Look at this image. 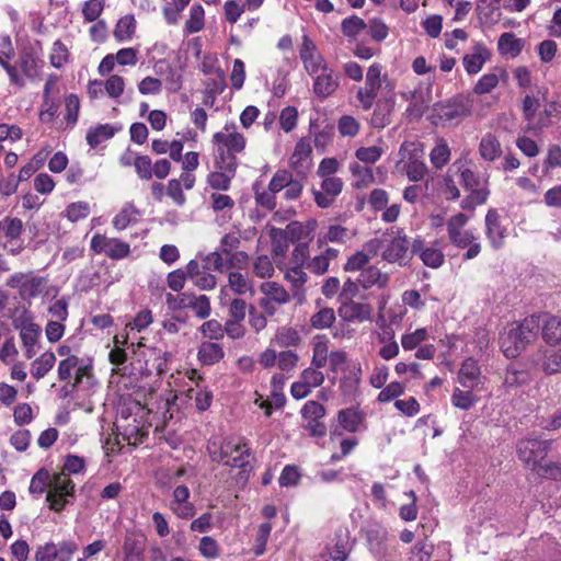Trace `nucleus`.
<instances>
[{
  "mask_svg": "<svg viewBox=\"0 0 561 561\" xmlns=\"http://www.w3.org/2000/svg\"><path fill=\"white\" fill-rule=\"evenodd\" d=\"M541 327V316L533 314L522 322L505 325L500 333L499 344L506 358H516L534 343Z\"/></svg>",
  "mask_w": 561,
  "mask_h": 561,
  "instance_id": "obj_1",
  "label": "nucleus"
},
{
  "mask_svg": "<svg viewBox=\"0 0 561 561\" xmlns=\"http://www.w3.org/2000/svg\"><path fill=\"white\" fill-rule=\"evenodd\" d=\"M551 443L547 439L525 438L518 442L517 454L519 459L539 476L559 479L561 478V468L545 461Z\"/></svg>",
  "mask_w": 561,
  "mask_h": 561,
  "instance_id": "obj_2",
  "label": "nucleus"
},
{
  "mask_svg": "<svg viewBox=\"0 0 561 561\" xmlns=\"http://www.w3.org/2000/svg\"><path fill=\"white\" fill-rule=\"evenodd\" d=\"M213 461L224 463L244 471L250 462L251 449L241 437H226L221 440H209L207 445Z\"/></svg>",
  "mask_w": 561,
  "mask_h": 561,
  "instance_id": "obj_3",
  "label": "nucleus"
},
{
  "mask_svg": "<svg viewBox=\"0 0 561 561\" xmlns=\"http://www.w3.org/2000/svg\"><path fill=\"white\" fill-rule=\"evenodd\" d=\"M460 184L468 195L460 202L463 210L473 211L478 206L486 203L490 196L489 176L481 175L468 167L458 168Z\"/></svg>",
  "mask_w": 561,
  "mask_h": 561,
  "instance_id": "obj_4",
  "label": "nucleus"
},
{
  "mask_svg": "<svg viewBox=\"0 0 561 561\" xmlns=\"http://www.w3.org/2000/svg\"><path fill=\"white\" fill-rule=\"evenodd\" d=\"M365 251L370 254L381 252L382 260L388 263L405 265L409 259V241L402 232L397 236L383 239H373L365 245Z\"/></svg>",
  "mask_w": 561,
  "mask_h": 561,
  "instance_id": "obj_5",
  "label": "nucleus"
},
{
  "mask_svg": "<svg viewBox=\"0 0 561 561\" xmlns=\"http://www.w3.org/2000/svg\"><path fill=\"white\" fill-rule=\"evenodd\" d=\"M213 142L217 146L216 159L238 162L237 154L245 149L244 136L237 131L234 124H226L221 131L214 134Z\"/></svg>",
  "mask_w": 561,
  "mask_h": 561,
  "instance_id": "obj_6",
  "label": "nucleus"
},
{
  "mask_svg": "<svg viewBox=\"0 0 561 561\" xmlns=\"http://www.w3.org/2000/svg\"><path fill=\"white\" fill-rule=\"evenodd\" d=\"M75 483L65 471L50 477L49 490L46 501L49 508L55 512H61L69 503L68 496H73Z\"/></svg>",
  "mask_w": 561,
  "mask_h": 561,
  "instance_id": "obj_7",
  "label": "nucleus"
},
{
  "mask_svg": "<svg viewBox=\"0 0 561 561\" xmlns=\"http://www.w3.org/2000/svg\"><path fill=\"white\" fill-rule=\"evenodd\" d=\"M47 284L46 278L30 271L26 273L16 272L5 282L9 288L16 289L22 300H31L39 296Z\"/></svg>",
  "mask_w": 561,
  "mask_h": 561,
  "instance_id": "obj_8",
  "label": "nucleus"
},
{
  "mask_svg": "<svg viewBox=\"0 0 561 561\" xmlns=\"http://www.w3.org/2000/svg\"><path fill=\"white\" fill-rule=\"evenodd\" d=\"M437 117L445 124H458L472 112V99L469 95H457L435 108Z\"/></svg>",
  "mask_w": 561,
  "mask_h": 561,
  "instance_id": "obj_9",
  "label": "nucleus"
},
{
  "mask_svg": "<svg viewBox=\"0 0 561 561\" xmlns=\"http://www.w3.org/2000/svg\"><path fill=\"white\" fill-rule=\"evenodd\" d=\"M422 153V151L420 150ZM401 161L404 162V171L412 182L421 181L427 168L425 163L421 160V156L419 154L417 145L414 142H404L400 148Z\"/></svg>",
  "mask_w": 561,
  "mask_h": 561,
  "instance_id": "obj_10",
  "label": "nucleus"
},
{
  "mask_svg": "<svg viewBox=\"0 0 561 561\" xmlns=\"http://www.w3.org/2000/svg\"><path fill=\"white\" fill-rule=\"evenodd\" d=\"M91 249L95 253H104L113 260H122L129 255L130 247L116 238H108L104 234H95L91 239Z\"/></svg>",
  "mask_w": 561,
  "mask_h": 561,
  "instance_id": "obj_11",
  "label": "nucleus"
},
{
  "mask_svg": "<svg viewBox=\"0 0 561 561\" xmlns=\"http://www.w3.org/2000/svg\"><path fill=\"white\" fill-rule=\"evenodd\" d=\"M299 57L308 75H314L319 72L321 68L329 65L319 51L316 43L307 34H304L301 37Z\"/></svg>",
  "mask_w": 561,
  "mask_h": 561,
  "instance_id": "obj_12",
  "label": "nucleus"
},
{
  "mask_svg": "<svg viewBox=\"0 0 561 561\" xmlns=\"http://www.w3.org/2000/svg\"><path fill=\"white\" fill-rule=\"evenodd\" d=\"M309 76L313 79L312 91L320 99L331 96L340 87V75L329 65L321 68L319 72Z\"/></svg>",
  "mask_w": 561,
  "mask_h": 561,
  "instance_id": "obj_13",
  "label": "nucleus"
},
{
  "mask_svg": "<svg viewBox=\"0 0 561 561\" xmlns=\"http://www.w3.org/2000/svg\"><path fill=\"white\" fill-rule=\"evenodd\" d=\"M411 248L412 253L416 254L423 264L431 268H438L445 262V255L438 241L426 243L422 239H415Z\"/></svg>",
  "mask_w": 561,
  "mask_h": 561,
  "instance_id": "obj_14",
  "label": "nucleus"
},
{
  "mask_svg": "<svg viewBox=\"0 0 561 561\" xmlns=\"http://www.w3.org/2000/svg\"><path fill=\"white\" fill-rule=\"evenodd\" d=\"M238 164L239 162H231V160L227 162L225 159L219 160L215 158V167L217 171L208 174L207 183L215 190H229L231 180L236 175Z\"/></svg>",
  "mask_w": 561,
  "mask_h": 561,
  "instance_id": "obj_15",
  "label": "nucleus"
},
{
  "mask_svg": "<svg viewBox=\"0 0 561 561\" xmlns=\"http://www.w3.org/2000/svg\"><path fill=\"white\" fill-rule=\"evenodd\" d=\"M343 188V181L340 178H323L321 191H314V201L321 208L330 207Z\"/></svg>",
  "mask_w": 561,
  "mask_h": 561,
  "instance_id": "obj_16",
  "label": "nucleus"
},
{
  "mask_svg": "<svg viewBox=\"0 0 561 561\" xmlns=\"http://www.w3.org/2000/svg\"><path fill=\"white\" fill-rule=\"evenodd\" d=\"M457 380L465 389H482L483 382L478 362L471 357L466 358L458 371Z\"/></svg>",
  "mask_w": 561,
  "mask_h": 561,
  "instance_id": "obj_17",
  "label": "nucleus"
},
{
  "mask_svg": "<svg viewBox=\"0 0 561 561\" xmlns=\"http://www.w3.org/2000/svg\"><path fill=\"white\" fill-rule=\"evenodd\" d=\"M339 314L346 322H364L370 318L371 307L353 299L345 300L339 308Z\"/></svg>",
  "mask_w": 561,
  "mask_h": 561,
  "instance_id": "obj_18",
  "label": "nucleus"
},
{
  "mask_svg": "<svg viewBox=\"0 0 561 561\" xmlns=\"http://www.w3.org/2000/svg\"><path fill=\"white\" fill-rule=\"evenodd\" d=\"M490 58V51L482 43H476L472 51L462 57L463 68L468 75H477Z\"/></svg>",
  "mask_w": 561,
  "mask_h": 561,
  "instance_id": "obj_19",
  "label": "nucleus"
},
{
  "mask_svg": "<svg viewBox=\"0 0 561 561\" xmlns=\"http://www.w3.org/2000/svg\"><path fill=\"white\" fill-rule=\"evenodd\" d=\"M506 229L502 227L496 209H489L485 215V234L494 249L503 245Z\"/></svg>",
  "mask_w": 561,
  "mask_h": 561,
  "instance_id": "obj_20",
  "label": "nucleus"
},
{
  "mask_svg": "<svg viewBox=\"0 0 561 561\" xmlns=\"http://www.w3.org/2000/svg\"><path fill=\"white\" fill-rule=\"evenodd\" d=\"M311 163V146L305 140L300 139L294 149L289 159L290 167L298 173H305L309 170Z\"/></svg>",
  "mask_w": 561,
  "mask_h": 561,
  "instance_id": "obj_21",
  "label": "nucleus"
},
{
  "mask_svg": "<svg viewBox=\"0 0 561 561\" xmlns=\"http://www.w3.org/2000/svg\"><path fill=\"white\" fill-rule=\"evenodd\" d=\"M357 282L364 289L370 288H385L389 283V275L387 273H382L376 266H368L365 270H362L357 276Z\"/></svg>",
  "mask_w": 561,
  "mask_h": 561,
  "instance_id": "obj_22",
  "label": "nucleus"
},
{
  "mask_svg": "<svg viewBox=\"0 0 561 561\" xmlns=\"http://www.w3.org/2000/svg\"><path fill=\"white\" fill-rule=\"evenodd\" d=\"M525 46V41L512 32L503 33L497 42V49L502 56L517 57Z\"/></svg>",
  "mask_w": 561,
  "mask_h": 561,
  "instance_id": "obj_23",
  "label": "nucleus"
},
{
  "mask_svg": "<svg viewBox=\"0 0 561 561\" xmlns=\"http://www.w3.org/2000/svg\"><path fill=\"white\" fill-rule=\"evenodd\" d=\"M225 356L222 346L215 342H202L198 346L197 358L203 365H215Z\"/></svg>",
  "mask_w": 561,
  "mask_h": 561,
  "instance_id": "obj_24",
  "label": "nucleus"
},
{
  "mask_svg": "<svg viewBox=\"0 0 561 561\" xmlns=\"http://www.w3.org/2000/svg\"><path fill=\"white\" fill-rule=\"evenodd\" d=\"M228 286L236 295L239 296L249 295L252 297L255 294L252 279L237 271L229 272Z\"/></svg>",
  "mask_w": 561,
  "mask_h": 561,
  "instance_id": "obj_25",
  "label": "nucleus"
},
{
  "mask_svg": "<svg viewBox=\"0 0 561 561\" xmlns=\"http://www.w3.org/2000/svg\"><path fill=\"white\" fill-rule=\"evenodd\" d=\"M140 211L130 203L125 204L112 220L113 227L118 230H125L128 226L138 222Z\"/></svg>",
  "mask_w": 561,
  "mask_h": 561,
  "instance_id": "obj_26",
  "label": "nucleus"
},
{
  "mask_svg": "<svg viewBox=\"0 0 561 561\" xmlns=\"http://www.w3.org/2000/svg\"><path fill=\"white\" fill-rule=\"evenodd\" d=\"M378 341L382 344L378 352L382 359L391 360L398 356L400 348L394 340V331L391 328L383 330V332L378 335Z\"/></svg>",
  "mask_w": 561,
  "mask_h": 561,
  "instance_id": "obj_27",
  "label": "nucleus"
},
{
  "mask_svg": "<svg viewBox=\"0 0 561 561\" xmlns=\"http://www.w3.org/2000/svg\"><path fill=\"white\" fill-rule=\"evenodd\" d=\"M273 341L277 346L286 348L298 346L302 339L296 328L290 325H283L277 329Z\"/></svg>",
  "mask_w": 561,
  "mask_h": 561,
  "instance_id": "obj_28",
  "label": "nucleus"
},
{
  "mask_svg": "<svg viewBox=\"0 0 561 561\" xmlns=\"http://www.w3.org/2000/svg\"><path fill=\"white\" fill-rule=\"evenodd\" d=\"M479 153L485 161L492 162L502 154L499 139L493 134L484 135L479 144Z\"/></svg>",
  "mask_w": 561,
  "mask_h": 561,
  "instance_id": "obj_29",
  "label": "nucleus"
},
{
  "mask_svg": "<svg viewBox=\"0 0 561 561\" xmlns=\"http://www.w3.org/2000/svg\"><path fill=\"white\" fill-rule=\"evenodd\" d=\"M392 110L393 102L391 100L378 102L370 118L371 126L379 129L388 126L391 123Z\"/></svg>",
  "mask_w": 561,
  "mask_h": 561,
  "instance_id": "obj_30",
  "label": "nucleus"
},
{
  "mask_svg": "<svg viewBox=\"0 0 561 561\" xmlns=\"http://www.w3.org/2000/svg\"><path fill=\"white\" fill-rule=\"evenodd\" d=\"M542 339L546 343L554 345L561 342V319L556 316L541 319Z\"/></svg>",
  "mask_w": 561,
  "mask_h": 561,
  "instance_id": "obj_31",
  "label": "nucleus"
},
{
  "mask_svg": "<svg viewBox=\"0 0 561 561\" xmlns=\"http://www.w3.org/2000/svg\"><path fill=\"white\" fill-rule=\"evenodd\" d=\"M260 290L265 298L275 301L279 306L290 301L289 293L276 282L262 283Z\"/></svg>",
  "mask_w": 561,
  "mask_h": 561,
  "instance_id": "obj_32",
  "label": "nucleus"
},
{
  "mask_svg": "<svg viewBox=\"0 0 561 561\" xmlns=\"http://www.w3.org/2000/svg\"><path fill=\"white\" fill-rule=\"evenodd\" d=\"M136 19L133 14L122 16L114 28V37L117 42H127L133 38L136 32Z\"/></svg>",
  "mask_w": 561,
  "mask_h": 561,
  "instance_id": "obj_33",
  "label": "nucleus"
},
{
  "mask_svg": "<svg viewBox=\"0 0 561 561\" xmlns=\"http://www.w3.org/2000/svg\"><path fill=\"white\" fill-rule=\"evenodd\" d=\"M56 363V356L53 352H45L38 358L33 360L31 365L32 376L39 380L46 376V374L54 367Z\"/></svg>",
  "mask_w": 561,
  "mask_h": 561,
  "instance_id": "obj_34",
  "label": "nucleus"
},
{
  "mask_svg": "<svg viewBox=\"0 0 561 561\" xmlns=\"http://www.w3.org/2000/svg\"><path fill=\"white\" fill-rule=\"evenodd\" d=\"M472 390L473 389L462 390L460 388H455L450 397L451 404L462 411H468L473 408L479 399L473 394Z\"/></svg>",
  "mask_w": 561,
  "mask_h": 561,
  "instance_id": "obj_35",
  "label": "nucleus"
},
{
  "mask_svg": "<svg viewBox=\"0 0 561 561\" xmlns=\"http://www.w3.org/2000/svg\"><path fill=\"white\" fill-rule=\"evenodd\" d=\"M162 13L169 25L178 24L181 12L187 7L191 0H162Z\"/></svg>",
  "mask_w": 561,
  "mask_h": 561,
  "instance_id": "obj_36",
  "label": "nucleus"
},
{
  "mask_svg": "<svg viewBox=\"0 0 561 561\" xmlns=\"http://www.w3.org/2000/svg\"><path fill=\"white\" fill-rule=\"evenodd\" d=\"M530 381V375L525 369H519L511 365L505 373L503 385L507 389H514L527 385Z\"/></svg>",
  "mask_w": 561,
  "mask_h": 561,
  "instance_id": "obj_37",
  "label": "nucleus"
},
{
  "mask_svg": "<svg viewBox=\"0 0 561 561\" xmlns=\"http://www.w3.org/2000/svg\"><path fill=\"white\" fill-rule=\"evenodd\" d=\"M114 134L115 130L110 124H101L90 128L85 139L91 148H96L101 142L112 138Z\"/></svg>",
  "mask_w": 561,
  "mask_h": 561,
  "instance_id": "obj_38",
  "label": "nucleus"
},
{
  "mask_svg": "<svg viewBox=\"0 0 561 561\" xmlns=\"http://www.w3.org/2000/svg\"><path fill=\"white\" fill-rule=\"evenodd\" d=\"M387 530L380 526L371 528L367 531V541L370 551L381 556L386 553Z\"/></svg>",
  "mask_w": 561,
  "mask_h": 561,
  "instance_id": "obj_39",
  "label": "nucleus"
},
{
  "mask_svg": "<svg viewBox=\"0 0 561 561\" xmlns=\"http://www.w3.org/2000/svg\"><path fill=\"white\" fill-rule=\"evenodd\" d=\"M198 257L203 262L204 270L215 271L219 273L228 271L226 256L218 250L209 252L205 255H199Z\"/></svg>",
  "mask_w": 561,
  "mask_h": 561,
  "instance_id": "obj_40",
  "label": "nucleus"
},
{
  "mask_svg": "<svg viewBox=\"0 0 561 561\" xmlns=\"http://www.w3.org/2000/svg\"><path fill=\"white\" fill-rule=\"evenodd\" d=\"M348 239V230L340 225H331L325 232L319 234L318 242L320 245L328 242L344 243Z\"/></svg>",
  "mask_w": 561,
  "mask_h": 561,
  "instance_id": "obj_41",
  "label": "nucleus"
},
{
  "mask_svg": "<svg viewBox=\"0 0 561 561\" xmlns=\"http://www.w3.org/2000/svg\"><path fill=\"white\" fill-rule=\"evenodd\" d=\"M337 420L342 427L350 433L358 431L363 422L362 414L354 409L341 410L337 414Z\"/></svg>",
  "mask_w": 561,
  "mask_h": 561,
  "instance_id": "obj_42",
  "label": "nucleus"
},
{
  "mask_svg": "<svg viewBox=\"0 0 561 561\" xmlns=\"http://www.w3.org/2000/svg\"><path fill=\"white\" fill-rule=\"evenodd\" d=\"M431 163L436 169H442L450 160V149L444 139H439L430 153Z\"/></svg>",
  "mask_w": 561,
  "mask_h": 561,
  "instance_id": "obj_43",
  "label": "nucleus"
},
{
  "mask_svg": "<svg viewBox=\"0 0 561 561\" xmlns=\"http://www.w3.org/2000/svg\"><path fill=\"white\" fill-rule=\"evenodd\" d=\"M337 540L329 551V559L327 561H346L351 550L350 542L346 534H337Z\"/></svg>",
  "mask_w": 561,
  "mask_h": 561,
  "instance_id": "obj_44",
  "label": "nucleus"
},
{
  "mask_svg": "<svg viewBox=\"0 0 561 561\" xmlns=\"http://www.w3.org/2000/svg\"><path fill=\"white\" fill-rule=\"evenodd\" d=\"M541 368L547 375L561 373V347L556 351H546L542 357Z\"/></svg>",
  "mask_w": 561,
  "mask_h": 561,
  "instance_id": "obj_45",
  "label": "nucleus"
},
{
  "mask_svg": "<svg viewBox=\"0 0 561 561\" xmlns=\"http://www.w3.org/2000/svg\"><path fill=\"white\" fill-rule=\"evenodd\" d=\"M123 552L125 561H140L144 552V545L135 537L127 536L123 543Z\"/></svg>",
  "mask_w": 561,
  "mask_h": 561,
  "instance_id": "obj_46",
  "label": "nucleus"
},
{
  "mask_svg": "<svg viewBox=\"0 0 561 561\" xmlns=\"http://www.w3.org/2000/svg\"><path fill=\"white\" fill-rule=\"evenodd\" d=\"M341 28L346 37L356 38L367 28V24L363 19L353 15L342 21Z\"/></svg>",
  "mask_w": 561,
  "mask_h": 561,
  "instance_id": "obj_47",
  "label": "nucleus"
},
{
  "mask_svg": "<svg viewBox=\"0 0 561 561\" xmlns=\"http://www.w3.org/2000/svg\"><path fill=\"white\" fill-rule=\"evenodd\" d=\"M204 16V8L201 4H194L190 10V18L185 23V31L193 34L203 30Z\"/></svg>",
  "mask_w": 561,
  "mask_h": 561,
  "instance_id": "obj_48",
  "label": "nucleus"
},
{
  "mask_svg": "<svg viewBox=\"0 0 561 561\" xmlns=\"http://www.w3.org/2000/svg\"><path fill=\"white\" fill-rule=\"evenodd\" d=\"M427 337L428 332L425 328L416 329L414 332L401 336V345L404 351H412L417 348Z\"/></svg>",
  "mask_w": 561,
  "mask_h": 561,
  "instance_id": "obj_49",
  "label": "nucleus"
},
{
  "mask_svg": "<svg viewBox=\"0 0 561 561\" xmlns=\"http://www.w3.org/2000/svg\"><path fill=\"white\" fill-rule=\"evenodd\" d=\"M335 321V313L332 308H322L310 318L312 328L322 330L330 328Z\"/></svg>",
  "mask_w": 561,
  "mask_h": 561,
  "instance_id": "obj_50",
  "label": "nucleus"
},
{
  "mask_svg": "<svg viewBox=\"0 0 561 561\" xmlns=\"http://www.w3.org/2000/svg\"><path fill=\"white\" fill-rule=\"evenodd\" d=\"M350 170L353 176L356 179L355 186L357 188L367 187L374 182V174L369 168L363 167L355 162L350 164Z\"/></svg>",
  "mask_w": 561,
  "mask_h": 561,
  "instance_id": "obj_51",
  "label": "nucleus"
},
{
  "mask_svg": "<svg viewBox=\"0 0 561 561\" xmlns=\"http://www.w3.org/2000/svg\"><path fill=\"white\" fill-rule=\"evenodd\" d=\"M253 274L260 278H270L275 268L272 260L267 255H259L252 264Z\"/></svg>",
  "mask_w": 561,
  "mask_h": 561,
  "instance_id": "obj_52",
  "label": "nucleus"
},
{
  "mask_svg": "<svg viewBox=\"0 0 561 561\" xmlns=\"http://www.w3.org/2000/svg\"><path fill=\"white\" fill-rule=\"evenodd\" d=\"M49 483L48 470L41 469L32 477L28 490L32 494L42 495L47 488L49 489Z\"/></svg>",
  "mask_w": 561,
  "mask_h": 561,
  "instance_id": "obj_53",
  "label": "nucleus"
},
{
  "mask_svg": "<svg viewBox=\"0 0 561 561\" xmlns=\"http://www.w3.org/2000/svg\"><path fill=\"white\" fill-rule=\"evenodd\" d=\"M162 66H165V68H167L168 77L165 80L168 83V89L173 92L179 91L182 87L181 75L176 73V71L171 66H169L164 60H159L154 66L156 72L158 75L163 73Z\"/></svg>",
  "mask_w": 561,
  "mask_h": 561,
  "instance_id": "obj_54",
  "label": "nucleus"
},
{
  "mask_svg": "<svg viewBox=\"0 0 561 561\" xmlns=\"http://www.w3.org/2000/svg\"><path fill=\"white\" fill-rule=\"evenodd\" d=\"M59 110V99L58 96L54 98H43V102L39 111V119L43 123L51 122Z\"/></svg>",
  "mask_w": 561,
  "mask_h": 561,
  "instance_id": "obj_55",
  "label": "nucleus"
},
{
  "mask_svg": "<svg viewBox=\"0 0 561 561\" xmlns=\"http://www.w3.org/2000/svg\"><path fill=\"white\" fill-rule=\"evenodd\" d=\"M299 356L296 352L288 350L278 353L277 367L280 371L290 374L298 366Z\"/></svg>",
  "mask_w": 561,
  "mask_h": 561,
  "instance_id": "obj_56",
  "label": "nucleus"
},
{
  "mask_svg": "<svg viewBox=\"0 0 561 561\" xmlns=\"http://www.w3.org/2000/svg\"><path fill=\"white\" fill-rule=\"evenodd\" d=\"M379 88L369 87L365 83L364 87H360L356 92V98L363 107V110L368 111L373 107L375 100L378 95Z\"/></svg>",
  "mask_w": 561,
  "mask_h": 561,
  "instance_id": "obj_57",
  "label": "nucleus"
},
{
  "mask_svg": "<svg viewBox=\"0 0 561 561\" xmlns=\"http://www.w3.org/2000/svg\"><path fill=\"white\" fill-rule=\"evenodd\" d=\"M499 81L496 72L484 73L473 87V92L479 95L486 94L497 87Z\"/></svg>",
  "mask_w": 561,
  "mask_h": 561,
  "instance_id": "obj_58",
  "label": "nucleus"
},
{
  "mask_svg": "<svg viewBox=\"0 0 561 561\" xmlns=\"http://www.w3.org/2000/svg\"><path fill=\"white\" fill-rule=\"evenodd\" d=\"M39 335L41 327L34 322L23 324L20 330V337L23 346H35Z\"/></svg>",
  "mask_w": 561,
  "mask_h": 561,
  "instance_id": "obj_59",
  "label": "nucleus"
},
{
  "mask_svg": "<svg viewBox=\"0 0 561 561\" xmlns=\"http://www.w3.org/2000/svg\"><path fill=\"white\" fill-rule=\"evenodd\" d=\"M153 321L152 313L149 309H144L139 311L134 320L126 324V330L140 332L148 328Z\"/></svg>",
  "mask_w": 561,
  "mask_h": 561,
  "instance_id": "obj_60",
  "label": "nucleus"
},
{
  "mask_svg": "<svg viewBox=\"0 0 561 561\" xmlns=\"http://www.w3.org/2000/svg\"><path fill=\"white\" fill-rule=\"evenodd\" d=\"M434 551L433 543L428 542L425 538L419 541L411 550V561H430Z\"/></svg>",
  "mask_w": 561,
  "mask_h": 561,
  "instance_id": "obj_61",
  "label": "nucleus"
},
{
  "mask_svg": "<svg viewBox=\"0 0 561 561\" xmlns=\"http://www.w3.org/2000/svg\"><path fill=\"white\" fill-rule=\"evenodd\" d=\"M358 121L350 115L342 116L337 122L339 133L344 137H354L359 131Z\"/></svg>",
  "mask_w": 561,
  "mask_h": 561,
  "instance_id": "obj_62",
  "label": "nucleus"
},
{
  "mask_svg": "<svg viewBox=\"0 0 561 561\" xmlns=\"http://www.w3.org/2000/svg\"><path fill=\"white\" fill-rule=\"evenodd\" d=\"M228 314L229 319L237 320V321H243L247 316V311L249 310L248 304L245 300L241 298H233L228 304Z\"/></svg>",
  "mask_w": 561,
  "mask_h": 561,
  "instance_id": "obj_63",
  "label": "nucleus"
},
{
  "mask_svg": "<svg viewBox=\"0 0 561 561\" xmlns=\"http://www.w3.org/2000/svg\"><path fill=\"white\" fill-rule=\"evenodd\" d=\"M301 415L306 421L321 420L325 415V408L321 403L310 400L304 404Z\"/></svg>",
  "mask_w": 561,
  "mask_h": 561,
  "instance_id": "obj_64",
  "label": "nucleus"
}]
</instances>
